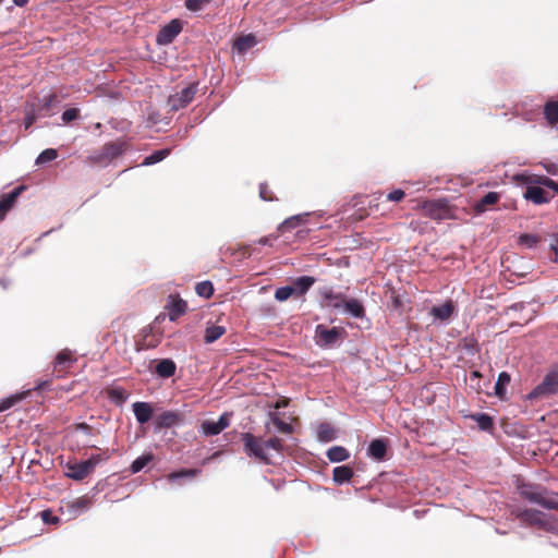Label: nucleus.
<instances>
[{
	"label": "nucleus",
	"mask_w": 558,
	"mask_h": 558,
	"mask_svg": "<svg viewBox=\"0 0 558 558\" xmlns=\"http://www.w3.org/2000/svg\"><path fill=\"white\" fill-rule=\"evenodd\" d=\"M58 157V151L53 148H47L39 154L36 159V165H44L54 160Z\"/></svg>",
	"instance_id": "79ce46f5"
},
{
	"label": "nucleus",
	"mask_w": 558,
	"mask_h": 558,
	"mask_svg": "<svg viewBox=\"0 0 558 558\" xmlns=\"http://www.w3.org/2000/svg\"><path fill=\"white\" fill-rule=\"evenodd\" d=\"M270 418H271L272 424L278 428L279 432H281L283 434H288V435L292 434V432H293L292 425L282 421L277 413L271 412Z\"/></svg>",
	"instance_id": "58836bf2"
},
{
	"label": "nucleus",
	"mask_w": 558,
	"mask_h": 558,
	"mask_svg": "<svg viewBox=\"0 0 558 558\" xmlns=\"http://www.w3.org/2000/svg\"><path fill=\"white\" fill-rule=\"evenodd\" d=\"M512 514L529 526H536L545 532L558 533V519L535 509H515Z\"/></svg>",
	"instance_id": "f257e3e1"
},
{
	"label": "nucleus",
	"mask_w": 558,
	"mask_h": 558,
	"mask_svg": "<svg viewBox=\"0 0 558 558\" xmlns=\"http://www.w3.org/2000/svg\"><path fill=\"white\" fill-rule=\"evenodd\" d=\"M315 282V279L310 276L299 277L292 284L294 292L299 295L304 294Z\"/></svg>",
	"instance_id": "473e14b6"
},
{
	"label": "nucleus",
	"mask_w": 558,
	"mask_h": 558,
	"mask_svg": "<svg viewBox=\"0 0 558 558\" xmlns=\"http://www.w3.org/2000/svg\"><path fill=\"white\" fill-rule=\"evenodd\" d=\"M107 395L110 400L114 401L118 404H122L128 399V393L124 388L117 387V388H110L107 391Z\"/></svg>",
	"instance_id": "e433bc0d"
},
{
	"label": "nucleus",
	"mask_w": 558,
	"mask_h": 558,
	"mask_svg": "<svg viewBox=\"0 0 558 558\" xmlns=\"http://www.w3.org/2000/svg\"><path fill=\"white\" fill-rule=\"evenodd\" d=\"M22 399V396H11L0 402V412L9 410Z\"/></svg>",
	"instance_id": "3c124183"
},
{
	"label": "nucleus",
	"mask_w": 558,
	"mask_h": 558,
	"mask_svg": "<svg viewBox=\"0 0 558 558\" xmlns=\"http://www.w3.org/2000/svg\"><path fill=\"white\" fill-rule=\"evenodd\" d=\"M198 92V82H193L173 95H170L168 104L173 111L185 108Z\"/></svg>",
	"instance_id": "0eeeda50"
},
{
	"label": "nucleus",
	"mask_w": 558,
	"mask_h": 558,
	"mask_svg": "<svg viewBox=\"0 0 558 558\" xmlns=\"http://www.w3.org/2000/svg\"><path fill=\"white\" fill-rule=\"evenodd\" d=\"M165 308L168 312L169 319L171 322H175L179 317L186 313L187 304L179 295L170 294L168 296V301Z\"/></svg>",
	"instance_id": "f8f14e48"
},
{
	"label": "nucleus",
	"mask_w": 558,
	"mask_h": 558,
	"mask_svg": "<svg viewBox=\"0 0 558 558\" xmlns=\"http://www.w3.org/2000/svg\"><path fill=\"white\" fill-rule=\"evenodd\" d=\"M424 210L427 216L435 220H445L452 216L451 207L446 201L428 202L425 204Z\"/></svg>",
	"instance_id": "9d476101"
},
{
	"label": "nucleus",
	"mask_w": 558,
	"mask_h": 558,
	"mask_svg": "<svg viewBox=\"0 0 558 558\" xmlns=\"http://www.w3.org/2000/svg\"><path fill=\"white\" fill-rule=\"evenodd\" d=\"M320 228H313L311 223V219H308V222H305L304 226L300 229H298L294 232V235L291 236L290 242H306V241H315L318 240V236L312 233H316L319 231Z\"/></svg>",
	"instance_id": "a211bd4d"
},
{
	"label": "nucleus",
	"mask_w": 558,
	"mask_h": 558,
	"mask_svg": "<svg viewBox=\"0 0 558 558\" xmlns=\"http://www.w3.org/2000/svg\"><path fill=\"white\" fill-rule=\"evenodd\" d=\"M548 256L553 262L558 263V246H550Z\"/></svg>",
	"instance_id": "e2e57ef3"
},
{
	"label": "nucleus",
	"mask_w": 558,
	"mask_h": 558,
	"mask_svg": "<svg viewBox=\"0 0 558 558\" xmlns=\"http://www.w3.org/2000/svg\"><path fill=\"white\" fill-rule=\"evenodd\" d=\"M211 0H185V8L191 12H198L208 5Z\"/></svg>",
	"instance_id": "37998d69"
},
{
	"label": "nucleus",
	"mask_w": 558,
	"mask_h": 558,
	"mask_svg": "<svg viewBox=\"0 0 558 558\" xmlns=\"http://www.w3.org/2000/svg\"><path fill=\"white\" fill-rule=\"evenodd\" d=\"M544 116L548 124L556 125L558 123V101H547L544 106Z\"/></svg>",
	"instance_id": "cd10ccee"
},
{
	"label": "nucleus",
	"mask_w": 558,
	"mask_h": 558,
	"mask_svg": "<svg viewBox=\"0 0 558 558\" xmlns=\"http://www.w3.org/2000/svg\"><path fill=\"white\" fill-rule=\"evenodd\" d=\"M257 44V39L253 34L242 35L234 41L233 48L239 53H244Z\"/></svg>",
	"instance_id": "b1692460"
},
{
	"label": "nucleus",
	"mask_w": 558,
	"mask_h": 558,
	"mask_svg": "<svg viewBox=\"0 0 558 558\" xmlns=\"http://www.w3.org/2000/svg\"><path fill=\"white\" fill-rule=\"evenodd\" d=\"M349 457H350L349 451L344 447H341V446H333L330 449H328V451H327V458L331 462H342V461H345L347 459H349Z\"/></svg>",
	"instance_id": "c756f323"
},
{
	"label": "nucleus",
	"mask_w": 558,
	"mask_h": 558,
	"mask_svg": "<svg viewBox=\"0 0 558 558\" xmlns=\"http://www.w3.org/2000/svg\"><path fill=\"white\" fill-rule=\"evenodd\" d=\"M405 196V193L403 190H395L392 192H390L389 194L386 195L385 197V201H390V202H400L404 198Z\"/></svg>",
	"instance_id": "6e6d98bb"
},
{
	"label": "nucleus",
	"mask_w": 558,
	"mask_h": 558,
	"mask_svg": "<svg viewBox=\"0 0 558 558\" xmlns=\"http://www.w3.org/2000/svg\"><path fill=\"white\" fill-rule=\"evenodd\" d=\"M153 458L154 457L151 453H147V454H143V456L138 457L131 464V472L138 473L153 460Z\"/></svg>",
	"instance_id": "a19ab883"
},
{
	"label": "nucleus",
	"mask_w": 558,
	"mask_h": 558,
	"mask_svg": "<svg viewBox=\"0 0 558 558\" xmlns=\"http://www.w3.org/2000/svg\"><path fill=\"white\" fill-rule=\"evenodd\" d=\"M241 441L243 444V452L248 458L266 465L272 464L263 437L246 432L241 434Z\"/></svg>",
	"instance_id": "7ed1b4c3"
},
{
	"label": "nucleus",
	"mask_w": 558,
	"mask_h": 558,
	"mask_svg": "<svg viewBox=\"0 0 558 558\" xmlns=\"http://www.w3.org/2000/svg\"><path fill=\"white\" fill-rule=\"evenodd\" d=\"M0 284L2 286L3 289H7L10 282L5 279H0Z\"/></svg>",
	"instance_id": "774afa93"
},
{
	"label": "nucleus",
	"mask_w": 558,
	"mask_h": 558,
	"mask_svg": "<svg viewBox=\"0 0 558 558\" xmlns=\"http://www.w3.org/2000/svg\"><path fill=\"white\" fill-rule=\"evenodd\" d=\"M523 196L536 205H542L548 203L554 195L538 184H527Z\"/></svg>",
	"instance_id": "ddd939ff"
},
{
	"label": "nucleus",
	"mask_w": 558,
	"mask_h": 558,
	"mask_svg": "<svg viewBox=\"0 0 558 558\" xmlns=\"http://www.w3.org/2000/svg\"><path fill=\"white\" fill-rule=\"evenodd\" d=\"M259 196L262 199H264L266 202H272L276 199L272 191L270 190V187L267 183L259 184Z\"/></svg>",
	"instance_id": "09e8293b"
},
{
	"label": "nucleus",
	"mask_w": 558,
	"mask_h": 558,
	"mask_svg": "<svg viewBox=\"0 0 558 558\" xmlns=\"http://www.w3.org/2000/svg\"><path fill=\"white\" fill-rule=\"evenodd\" d=\"M177 365L171 359H162L157 361L155 366V374H157L160 378H170L175 374Z\"/></svg>",
	"instance_id": "412c9836"
},
{
	"label": "nucleus",
	"mask_w": 558,
	"mask_h": 558,
	"mask_svg": "<svg viewBox=\"0 0 558 558\" xmlns=\"http://www.w3.org/2000/svg\"><path fill=\"white\" fill-rule=\"evenodd\" d=\"M294 292V288L292 286H286L278 288L275 292L276 300L283 302L287 301Z\"/></svg>",
	"instance_id": "a18cd8bd"
},
{
	"label": "nucleus",
	"mask_w": 558,
	"mask_h": 558,
	"mask_svg": "<svg viewBox=\"0 0 558 558\" xmlns=\"http://www.w3.org/2000/svg\"><path fill=\"white\" fill-rule=\"evenodd\" d=\"M514 180L518 182V183H523V184H538L541 185L542 187L543 186H547L549 189H554V187H558V183L555 182L554 180L547 178V177H538V175H532V174H524V173H521V174H517L514 177Z\"/></svg>",
	"instance_id": "f3484780"
},
{
	"label": "nucleus",
	"mask_w": 558,
	"mask_h": 558,
	"mask_svg": "<svg viewBox=\"0 0 558 558\" xmlns=\"http://www.w3.org/2000/svg\"><path fill=\"white\" fill-rule=\"evenodd\" d=\"M77 362V356L70 349L61 350L53 361V374L57 378L65 376Z\"/></svg>",
	"instance_id": "6e6552de"
},
{
	"label": "nucleus",
	"mask_w": 558,
	"mask_h": 558,
	"mask_svg": "<svg viewBox=\"0 0 558 558\" xmlns=\"http://www.w3.org/2000/svg\"><path fill=\"white\" fill-rule=\"evenodd\" d=\"M558 391V372L551 371L545 375L542 383L538 384L529 395L531 401L548 398Z\"/></svg>",
	"instance_id": "423d86ee"
},
{
	"label": "nucleus",
	"mask_w": 558,
	"mask_h": 558,
	"mask_svg": "<svg viewBox=\"0 0 558 558\" xmlns=\"http://www.w3.org/2000/svg\"><path fill=\"white\" fill-rule=\"evenodd\" d=\"M183 421V413L179 411H165L156 417L155 423L157 428H171L182 424Z\"/></svg>",
	"instance_id": "4468645a"
},
{
	"label": "nucleus",
	"mask_w": 558,
	"mask_h": 558,
	"mask_svg": "<svg viewBox=\"0 0 558 558\" xmlns=\"http://www.w3.org/2000/svg\"><path fill=\"white\" fill-rule=\"evenodd\" d=\"M199 473L198 470L195 469H182L177 472H172L168 475L169 481H174L180 477H194Z\"/></svg>",
	"instance_id": "c03bdc74"
},
{
	"label": "nucleus",
	"mask_w": 558,
	"mask_h": 558,
	"mask_svg": "<svg viewBox=\"0 0 558 558\" xmlns=\"http://www.w3.org/2000/svg\"><path fill=\"white\" fill-rule=\"evenodd\" d=\"M473 420L477 423V426L482 430H490L494 427L493 418L486 413H480L472 416Z\"/></svg>",
	"instance_id": "c9c22d12"
},
{
	"label": "nucleus",
	"mask_w": 558,
	"mask_h": 558,
	"mask_svg": "<svg viewBox=\"0 0 558 558\" xmlns=\"http://www.w3.org/2000/svg\"><path fill=\"white\" fill-rule=\"evenodd\" d=\"M37 116L34 110H29L26 112L24 124L25 129H29L36 121Z\"/></svg>",
	"instance_id": "13d9d810"
},
{
	"label": "nucleus",
	"mask_w": 558,
	"mask_h": 558,
	"mask_svg": "<svg viewBox=\"0 0 558 558\" xmlns=\"http://www.w3.org/2000/svg\"><path fill=\"white\" fill-rule=\"evenodd\" d=\"M456 312V305L452 300L446 301L444 304L433 306L430 308V315L439 320H448Z\"/></svg>",
	"instance_id": "aec40b11"
},
{
	"label": "nucleus",
	"mask_w": 558,
	"mask_h": 558,
	"mask_svg": "<svg viewBox=\"0 0 558 558\" xmlns=\"http://www.w3.org/2000/svg\"><path fill=\"white\" fill-rule=\"evenodd\" d=\"M181 22L179 20H172L158 32L156 41L159 45H169L181 33Z\"/></svg>",
	"instance_id": "9b49d317"
},
{
	"label": "nucleus",
	"mask_w": 558,
	"mask_h": 558,
	"mask_svg": "<svg viewBox=\"0 0 558 558\" xmlns=\"http://www.w3.org/2000/svg\"><path fill=\"white\" fill-rule=\"evenodd\" d=\"M383 198V194H379L378 197L369 201L368 203V208L371 210V213H375L378 210V206H379V201Z\"/></svg>",
	"instance_id": "bf43d9fd"
},
{
	"label": "nucleus",
	"mask_w": 558,
	"mask_h": 558,
	"mask_svg": "<svg viewBox=\"0 0 558 558\" xmlns=\"http://www.w3.org/2000/svg\"><path fill=\"white\" fill-rule=\"evenodd\" d=\"M547 239L542 238L541 235L534 234H522L520 236V244H536L538 242H546Z\"/></svg>",
	"instance_id": "603ef678"
},
{
	"label": "nucleus",
	"mask_w": 558,
	"mask_h": 558,
	"mask_svg": "<svg viewBox=\"0 0 558 558\" xmlns=\"http://www.w3.org/2000/svg\"><path fill=\"white\" fill-rule=\"evenodd\" d=\"M13 2L17 7H24L28 3V0H13Z\"/></svg>",
	"instance_id": "338daca9"
},
{
	"label": "nucleus",
	"mask_w": 558,
	"mask_h": 558,
	"mask_svg": "<svg viewBox=\"0 0 558 558\" xmlns=\"http://www.w3.org/2000/svg\"><path fill=\"white\" fill-rule=\"evenodd\" d=\"M230 425V418L227 413L222 414L218 421H204L201 425L202 432L206 436L220 434Z\"/></svg>",
	"instance_id": "2eb2a0df"
},
{
	"label": "nucleus",
	"mask_w": 558,
	"mask_h": 558,
	"mask_svg": "<svg viewBox=\"0 0 558 558\" xmlns=\"http://www.w3.org/2000/svg\"><path fill=\"white\" fill-rule=\"evenodd\" d=\"M353 470L348 465L337 466L332 471V480L337 484H343L349 482L353 477Z\"/></svg>",
	"instance_id": "bb28decb"
},
{
	"label": "nucleus",
	"mask_w": 558,
	"mask_h": 558,
	"mask_svg": "<svg viewBox=\"0 0 558 558\" xmlns=\"http://www.w3.org/2000/svg\"><path fill=\"white\" fill-rule=\"evenodd\" d=\"M110 458L108 450H106L101 454H93L89 459L86 460L87 463H90V470L94 472L95 466L101 461H107Z\"/></svg>",
	"instance_id": "8fccbe9b"
},
{
	"label": "nucleus",
	"mask_w": 558,
	"mask_h": 558,
	"mask_svg": "<svg viewBox=\"0 0 558 558\" xmlns=\"http://www.w3.org/2000/svg\"><path fill=\"white\" fill-rule=\"evenodd\" d=\"M195 291L197 295L209 299L214 294V286L208 280L202 281L196 283Z\"/></svg>",
	"instance_id": "ea45409f"
},
{
	"label": "nucleus",
	"mask_w": 558,
	"mask_h": 558,
	"mask_svg": "<svg viewBox=\"0 0 558 558\" xmlns=\"http://www.w3.org/2000/svg\"><path fill=\"white\" fill-rule=\"evenodd\" d=\"M160 342V337H158L157 339L155 340H149L148 341V335H145L144 337V340H143V343L140 344V348L138 350L141 349H150V348H156Z\"/></svg>",
	"instance_id": "4d7b16f0"
},
{
	"label": "nucleus",
	"mask_w": 558,
	"mask_h": 558,
	"mask_svg": "<svg viewBox=\"0 0 558 558\" xmlns=\"http://www.w3.org/2000/svg\"><path fill=\"white\" fill-rule=\"evenodd\" d=\"M23 190L24 186H19L10 193L0 196V220L3 219L7 213L13 207L16 198Z\"/></svg>",
	"instance_id": "6ab92c4d"
},
{
	"label": "nucleus",
	"mask_w": 558,
	"mask_h": 558,
	"mask_svg": "<svg viewBox=\"0 0 558 558\" xmlns=\"http://www.w3.org/2000/svg\"><path fill=\"white\" fill-rule=\"evenodd\" d=\"M500 199V194L497 192H488L485 194L474 206L477 213L485 211L489 206L495 205Z\"/></svg>",
	"instance_id": "a878e982"
},
{
	"label": "nucleus",
	"mask_w": 558,
	"mask_h": 558,
	"mask_svg": "<svg viewBox=\"0 0 558 558\" xmlns=\"http://www.w3.org/2000/svg\"><path fill=\"white\" fill-rule=\"evenodd\" d=\"M318 439L322 441H330L336 438V432L329 423H322L317 430Z\"/></svg>",
	"instance_id": "f704fd0d"
},
{
	"label": "nucleus",
	"mask_w": 558,
	"mask_h": 558,
	"mask_svg": "<svg viewBox=\"0 0 558 558\" xmlns=\"http://www.w3.org/2000/svg\"><path fill=\"white\" fill-rule=\"evenodd\" d=\"M130 145L126 140L118 138L106 143L100 149L93 151L88 157L94 165L106 166L123 155Z\"/></svg>",
	"instance_id": "20e7f679"
},
{
	"label": "nucleus",
	"mask_w": 558,
	"mask_h": 558,
	"mask_svg": "<svg viewBox=\"0 0 558 558\" xmlns=\"http://www.w3.org/2000/svg\"><path fill=\"white\" fill-rule=\"evenodd\" d=\"M325 301L327 306L340 308L343 306L345 298L342 294H337L330 291L325 294Z\"/></svg>",
	"instance_id": "4c0bfd02"
},
{
	"label": "nucleus",
	"mask_w": 558,
	"mask_h": 558,
	"mask_svg": "<svg viewBox=\"0 0 558 558\" xmlns=\"http://www.w3.org/2000/svg\"><path fill=\"white\" fill-rule=\"evenodd\" d=\"M342 307L356 318H362L365 315L363 304L356 299L345 300Z\"/></svg>",
	"instance_id": "c85d7f7f"
},
{
	"label": "nucleus",
	"mask_w": 558,
	"mask_h": 558,
	"mask_svg": "<svg viewBox=\"0 0 558 558\" xmlns=\"http://www.w3.org/2000/svg\"><path fill=\"white\" fill-rule=\"evenodd\" d=\"M171 150L169 148H163L154 151L151 155L145 157L142 165L143 166H151L157 162L162 161L165 158H167L170 155Z\"/></svg>",
	"instance_id": "72a5a7b5"
},
{
	"label": "nucleus",
	"mask_w": 558,
	"mask_h": 558,
	"mask_svg": "<svg viewBox=\"0 0 558 558\" xmlns=\"http://www.w3.org/2000/svg\"><path fill=\"white\" fill-rule=\"evenodd\" d=\"M66 475L75 481H82L93 473L90 470V463L85 461L69 463Z\"/></svg>",
	"instance_id": "dca6fc26"
},
{
	"label": "nucleus",
	"mask_w": 558,
	"mask_h": 558,
	"mask_svg": "<svg viewBox=\"0 0 558 558\" xmlns=\"http://www.w3.org/2000/svg\"><path fill=\"white\" fill-rule=\"evenodd\" d=\"M546 170L548 173H550L553 175H557L558 174V163H549L548 166H546Z\"/></svg>",
	"instance_id": "0e129e2a"
},
{
	"label": "nucleus",
	"mask_w": 558,
	"mask_h": 558,
	"mask_svg": "<svg viewBox=\"0 0 558 558\" xmlns=\"http://www.w3.org/2000/svg\"><path fill=\"white\" fill-rule=\"evenodd\" d=\"M344 333L343 328L333 327L328 329L324 325L316 326L315 336L317 338V344L320 347H331L333 345L341 335Z\"/></svg>",
	"instance_id": "1a4fd4ad"
},
{
	"label": "nucleus",
	"mask_w": 558,
	"mask_h": 558,
	"mask_svg": "<svg viewBox=\"0 0 558 558\" xmlns=\"http://www.w3.org/2000/svg\"><path fill=\"white\" fill-rule=\"evenodd\" d=\"M58 102V96L52 93L41 99V109L48 111L52 106Z\"/></svg>",
	"instance_id": "864d4df0"
},
{
	"label": "nucleus",
	"mask_w": 558,
	"mask_h": 558,
	"mask_svg": "<svg viewBox=\"0 0 558 558\" xmlns=\"http://www.w3.org/2000/svg\"><path fill=\"white\" fill-rule=\"evenodd\" d=\"M80 118V109L77 108H70L63 111L61 119L63 123L69 124L72 121Z\"/></svg>",
	"instance_id": "de8ad7c7"
},
{
	"label": "nucleus",
	"mask_w": 558,
	"mask_h": 558,
	"mask_svg": "<svg viewBox=\"0 0 558 558\" xmlns=\"http://www.w3.org/2000/svg\"><path fill=\"white\" fill-rule=\"evenodd\" d=\"M92 506V500L87 496H82L75 498L74 500L68 504L69 509L72 511L74 515L81 514L89 509Z\"/></svg>",
	"instance_id": "393cba45"
},
{
	"label": "nucleus",
	"mask_w": 558,
	"mask_h": 558,
	"mask_svg": "<svg viewBox=\"0 0 558 558\" xmlns=\"http://www.w3.org/2000/svg\"><path fill=\"white\" fill-rule=\"evenodd\" d=\"M367 451L373 459L378 461L384 460L387 454V440L374 439L371 441Z\"/></svg>",
	"instance_id": "5701e85b"
},
{
	"label": "nucleus",
	"mask_w": 558,
	"mask_h": 558,
	"mask_svg": "<svg viewBox=\"0 0 558 558\" xmlns=\"http://www.w3.org/2000/svg\"><path fill=\"white\" fill-rule=\"evenodd\" d=\"M133 412L137 422L140 424H145L151 418L153 408L147 402L138 401L133 404Z\"/></svg>",
	"instance_id": "4be33fe9"
},
{
	"label": "nucleus",
	"mask_w": 558,
	"mask_h": 558,
	"mask_svg": "<svg viewBox=\"0 0 558 558\" xmlns=\"http://www.w3.org/2000/svg\"><path fill=\"white\" fill-rule=\"evenodd\" d=\"M369 214L365 209H360L355 214L351 216V219L353 221H360L363 220L365 217H367Z\"/></svg>",
	"instance_id": "052dcab7"
},
{
	"label": "nucleus",
	"mask_w": 558,
	"mask_h": 558,
	"mask_svg": "<svg viewBox=\"0 0 558 558\" xmlns=\"http://www.w3.org/2000/svg\"><path fill=\"white\" fill-rule=\"evenodd\" d=\"M76 429L83 430L85 433H90L92 432V426L88 425L87 423H80V424L76 425Z\"/></svg>",
	"instance_id": "69168bd1"
},
{
	"label": "nucleus",
	"mask_w": 558,
	"mask_h": 558,
	"mask_svg": "<svg viewBox=\"0 0 558 558\" xmlns=\"http://www.w3.org/2000/svg\"><path fill=\"white\" fill-rule=\"evenodd\" d=\"M265 444L267 451L272 449L280 453L283 450V441L279 437H270L269 439L265 440Z\"/></svg>",
	"instance_id": "49530a36"
},
{
	"label": "nucleus",
	"mask_w": 558,
	"mask_h": 558,
	"mask_svg": "<svg viewBox=\"0 0 558 558\" xmlns=\"http://www.w3.org/2000/svg\"><path fill=\"white\" fill-rule=\"evenodd\" d=\"M226 333L223 326L211 325L205 330L204 341L206 343H213Z\"/></svg>",
	"instance_id": "7c9ffc66"
},
{
	"label": "nucleus",
	"mask_w": 558,
	"mask_h": 558,
	"mask_svg": "<svg viewBox=\"0 0 558 558\" xmlns=\"http://www.w3.org/2000/svg\"><path fill=\"white\" fill-rule=\"evenodd\" d=\"M40 517L46 524H58L60 522V519L49 509L43 510Z\"/></svg>",
	"instance_id": "5fc2aeb1"
},
{
	"label": "nucleus",
	"mask_w": 558,
	"mask_h": 558,
	"mask_svg": "<svg viewBox=\"0 0 558 558\" xmlns=\"http://www.w3.org/2000/svg\"><path fill=\"white\" fill-rule=\"evenodd\" d=\"M476 347V341L474 339H464V348L469 352H474Z\"/></svg>",
	"instance_id": "680f3d73"
},
{
	"label": "nucleus",
	"mask_w": 558,
	"mask_h": 558,
	"mask_svg": "<svg viewBox=\"0 0 558 558\" xmlns=\"http://www.w3.org/2000/svg\"><path fill=\"white\" fill-rule=\"evenodd\" d=\"M313 217L311 213H303L299 215L291 216L282 221L276 231V234H270L268 238H263L259 241V244H267L269 241H276L280 236H283V242L289 243L291 236L294 235V232L302 228L305 222H308V219Z\"/></svg>",
	"instance_id": "f03ea898"
},
{
	"label": "nucleus",
	"mask_w": 558,
	"mask_h": 558,
	"mask_svg": "<svg viewBox=\"0 0 558 558\" xmlns=\"http://www.w3.org/2000/svg\"><path fill=\"white\" fill-rule=\"evenodd\" d=\"M511 378L507 372H501L498 375L497 381L495 384V395L499 399H504L506 396V387L509 385Z\"/></svg>",
	"instance_id": "2f4dec72"
},
{
	"label": "nucleus",
	"mask_w": 558,
	"mask_h": 558,
	"mask_svg": "<svg viewBox=\"0 0 558 558\" xmlns=\"http://www.w3.org/2000/svg\"><path fill=\"white\" fill-rule=\"evenodd\" d=\"M517 487L520 496L530 502L537 504L546 509L558 510L556 494H547L545 490L538 492L532 484L527 483H520Z\"/></svg>",
	"instance_id": "39448f33"
}]
</instances>
